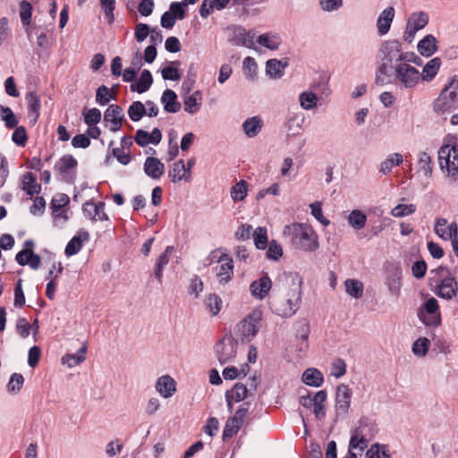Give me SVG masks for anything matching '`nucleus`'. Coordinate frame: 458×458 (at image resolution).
<instances>
[{"label": "nucleus", "mask_w": 458, "mask_h": 458, "mask_svg": "<svg viewBox=\"0 0 458 458\" xmlns=\"http://www.w3.org/2000/svg\"><path fill=\"white\" fill-rule=\"evenodd\" d=\"M153 79L150 72L148 70H143L139 81L131 85V90L143 93L150 88Z\"/></svg>", "instance_id": "nucleus-32"}, {"label": "nucleus", "mask_w": 458, "mask_h": 458, "mask_svg": "<svg viewBox=\"0 0 458 458\" xmlns=\"http://www.w3.org/2000/svg\"><path fill=\"white\" fill-rule=\"evenodd\" d=\"M112 156L122 165H128L131 161L130 150L125 151L124 145L112 149Z\"/></svg>", "instance_id": "nucleus-61"}, {"label": "nucleus", "mask_w": 458, "mask_h": 458, "mask_svg": "<svg viewBox=\"0 0 458 458\" xmlns=\"http://www.w3.org/2000/svg\"><path fill=\"white\" fill-rule=\"evenodd\" d=\"M283 256V249L276 241L273 240L268 245L267 250V258L272 260H278Z\"/></svg>", "instance_id": "nucleus-62"}, {"label": "nucleus", "mask_w": 458, "mask_h": 458, "mask_svg": "<svg viewBox=\"0 0 458 458\" xmlns=\"http://www.w3.org/2000/svg\"><path fill=\"white\" fill-rule=\"evenodd\" d=\"M344 286L346 293L355 299L360 298L363 294V284L357 279H347Z\"/></svg>", "instance_id": "nucleus-42"}, {"label": "nucleus", "mask_w": 458, "mask_h": 458, "mask_svg": "<svg viewBox=\"0 0 458 458\" xmlns=\"http://www.w3.org/2000/svg\"><path fill=\"white\" fill-rule=\"evenodd\" d=\"M272 288V281L268 276H263L253 281L250 285V291L253 297L263 300Z\"/></svg>", "instance_id": "nucleus-16"}, {"label": "nucleus", "mask_w": 458, "mask_h": 458, "mask_svg": "<svg viewBox=\"0 0 458 458\" xmlns=\"http://www.w3.org/2000/svg\"><path fill=\"white\" fill-rule=\"evenodd\" d=\"M40 185L36 182V176L30 173H26L22 177V190L27 192L28 195H34L40 191Z\"/></svg>", "instance_id": "nucleus-36"}, {"label": "nucleus", "mask_w": 458, "mask_h": 458, "mask_svg": "<svg viewBox=\"0 0 458 458\" xmlns=\"http://www.w3.org/2000/svg\"><path fill=\"white\" fill-rule=\"evenodd\" d=\"M168 176L172 182H176L182 180L190 181V175L187 173L184 161L180 159L174 163L172 169L168 172Z\"/></svg>", "instance_id": "nucleus-25"}, {"label": "nucleus", "mask_w": 458, "mask_h": 458, "mask_svg": "<svg viewBox=\"0 0 458 458\" xmlns=\"http://www.w3.org/2000/svg\"><path fill=\"white\" fill-rule=\"evenodd\" d=\"M254 243L257 249L265 250L267 246V230L264 227H258L253 233Z\"/></svg>", "instance_id": "nucleus-53"}, {"label": "nucleus", "mask_w": 458, "mask_h": 458, "mask_svg": "<svg viewBox=\"0 0 458 458\" xmlns=\"http://www.w3.org/2000/svg\"><path fill=\"white\" fill-rule=\"evenodd\" d=\"M327 398L326 390L318 391L313 396V413L317 420H323L327 414L325 403Z\"/></svg>", "instance_id": "nucleus-24"}, {"label": "nucleus", "mask_w": 458, "mask_h": 458, "mask_svg": "<svg viewBox=\"0 0 458 458\" xmlns=\"http://www.w3.org/2000/svg\"><path fill=\"white\" fill-rule=\"evenodd\" d=\"M299 101L304 110H310L317 106L318 97L312 91H304L300 95Z\"/></svg>", "instance_id": "nucleus-47"}, {"label": "nucleus", "mask_w": 458, "mask_h": 458, "mask_svg": "<svg viewBox=\"0 0 458 458\" xmlns=\"http://www.w3.org/2000/svg\"><path fill=\"white\" fill-rule=\"evenodd\" d=\"M403 161V156L399 153H394L387 157L380 165V172L387 174L392 171L394 166L400 165Z\"/></svg>", "instance_id": "nucleus-41"}, {"label": "nucleus", "mask_w": 458, "mask_h": 458, "mask_svg": "<svg viewBox=\"0 0 458 458\" xmlns=\"http://www.w3.org/2000/svg\"><path fill=\"white\" fill-rule=\"evenodd\" d=\"M380 65L377 69V81L384 83L383 76L390 74L396 64L412 61V53L403 52L401 43L396 39L383 42L378 50Z\"/></svg>", "instance_id": "nucleus-2"}, {"label": "nucleus", "mask_w": 458, "mask_h": 458, "mask_svg": "<svg viewBox=\"0 0 458 458\" xmlns=\"http://www.w3.org/2000/svg\"><path fill=\"white\" fill-rule=\"evenodd\" d=\"M394 18V9L392 6L386 7L384 9L377 20V29L379 35H386L393 22Z\"/></svg>", "instance_id": "nucleus-20"}, {"label": "nucleus", "mask_w": 458, "mask_h": 458, "mask_svg": "<svg viewBox=\"0 0 458 458\" xmlns=\"http://www.w3.org/2000/svg\"><path fill=\"white\" fill-rule=\"evenodd\" d=\"M146 113L145 106L140 101L133 102L128 109V115L134 122L140 120Z\"/></svg>", "instance_id": "nucleus-51"}, {"label": "nucleus", "mask_w": 458, "mask_h": 458, "mask_svg": "<svg viewBox=\"0 0 458 458\" xmlns=\"http://www.w3.org/2000/svg\"><path fill=\"white\" fill-rule=\"evenodd\" d=\"M458 293V283L453 276H446L443 278L440 284L437 285V290L435 293L443 299L452 300L457 295Z\"/></svg>", "instance_id": "nucleus-15"}, {"label": "nucleus", "mask_w": 458, "mask_h": 458, "mask_svg": "<svg viewBox=\"0 0 458 458\" xmlns=\"http://www.w3.org/2000/svg\"><path fill=\"white\" fill-rule=\"evenodd\" d=\"M365 426L360 425L352 432L349 443V453L358 450L360 453L363 452L368 446V439L364 434Z\"/></svg>", "instance_id": "nucleus-19"}, {"label": "nucleus", "mask_w": 458, "mask_h": 458, "mask_svg": "<svg viewBox=\"0 0 458 458\" xmlns=\"http://www.w3.org/2000/svg\"><path fill=\"white\" fill-rule=\"evenodd\" d=\"M26 100L29 107V117L32 122L36 123L39 116L40 100L38 96L30 91L26 96Z\"/></svg>", "instance_id": "nucleus-31"}, {"label": "nucleus", "mask_w": 458, "mask_h": 458, "mask_svg": "<svg viewBox=\"0 0 458 458\" xmlns=\"http://www.w3.org/2000/svg\"><path fill=\"white\" fill-rule=\"evenodd\" d=\"M302 281L297 273L284 272L276 279L268 305L272 312L284 318L293 317L301 307Z\"/></svg>", "instance_id": "nucleus-1"}, {"label": "nucleus", "mask_w": 458, "mask_h": 458, "mask_svg": "<svg viewBox=\"0 0 458 458\" xmlns=\"http://www.w3.org/2000/svg\"><path fill=\"white\" fill-rule=\"evenodd\" d=\"M86 351H87V347L84 344L82 347H81L79 349V351L76 353L64 355L62 358L63 364L67 365L69 368H72L74 366L79 365L81 362L85 360Z\"/></svg>", "instance_id": "nucleus-38"}, {"label": "nucleus", "mask_w": 458, "mask_h": 458, "mask_svg": "<svg viewBox=\"0 0 458 458\" xmlns=\"http://www.w3.org/2000/svg\"><path fill=\"white\" fill-rule=\"evenodd\" d=\"M217 262L219 265L216 267V276L219 284L225 285L233 276V261L227 254H222Z\"/></svg>", "instance_id": "nucleus-11"}, {"label": "nucleus", "mask_w": 458, "mask_h": 458, "mask_svg": "<svg viewBox=\"0 0 458 458\" xmlns=\"http://www.w3.org/2000/svg\"><path fill=\"white\" fill-rule=\"evenodd\" d=\"M258 43L270 50H276L281 44V40L276 35L262 34L258 38Z\"/></svg>", "instance_id": "nucleus-48"}, {"label": "nucleus", "mask_w": 458, "mask_h": 458, "mask_svg": "<svg viewBox=\"0 0 458 458\" xmlns=\"http://www.w3.org/2000/svg\"><path fill=\"white\" fill-rule=\"evenodd\" d=\"M161 101L164 104V109L168 113H176L181 108V104L177 101V96L172 89L164 91Z\"/></svg>", "instance_id": "nucleus-26"}, {"label": "nucleus", "mask_w": 458, "mask_h": 458, "mask_svg": "<svg viewBox=\"0 0 458 458\" xmlns=\"http://www.w3.org/2000/svg\"><path fill=\"white\" fill-rule=\"evenodd\" d=\"M441 65V60L438 57H435L429 60L422 69L420 72V78L424 81H431L437 74Z\"/></svg>", "instance_id": "nucleus-27"}, {"label": "nucleus", "mask_w": 458, "mask_h": 458, "mask_svg": "<svg viewBox=\"0 0 458 458\" xmlns=\"http://www.w3.org/2000/svg\"><path fill=\"white\" fill-rule=\"evenodd\" d=\"M409 63L403 62L396 64L393 72L390 74H386V77L393 79L396 84L401 85L404 89L415 88L420 82V72Z\"/></svg>", "instance_id": "nucleus-6"}, {"label": "nucleus", "mask_w": 458, "mask_h": 458, "mask_svg": "<svg viewBox=\"0 0 458 458\" xmlns=\"http://www.w3.org/2000/svg\"><path fill=\"white\" fill-rule=\"evenodd\" d=\"M439 166L445 173L447 183L458 185V148L457 145H442L438 150Z\"/></svg>", "instance_id": "nucleus-4"}, {"label": "nucleus", "mask_w": 458, "mask_h": 458, "mask_svg": "<svg viewBox=\"0 0 458 458\" xmlns=\"http://www.w3.org/2000/svg\"><path fill=\"white\" fill-rule=\"evenodd\" d=\"M123 111L117 105H110L104 114V121L111 131H116L120 129L123 120Z\"/></svg>", "instance_id": "nucleus-14"}, {"label": "nucleus", "mask_w": 458, "mask_h": 458, "mask_svg": "<svg viewBox=\"0 0 458 458\" xmlns=\"http://www.w3.org/2000/svg\"><path fill=\"white\" fill-rule=\"evenodd\" d=\"M89 239V233L86 231H81L78 235L73 236L67 243L64 253L66 256L71 257L77 254L82 248L83 242Z\"/></svg>", "instance_id": "nucleus-23"}, {"label": "nucleus", "mask_w": 458, "mask_h": 458, "mask_svg": "<svg viewBox=\"0 0 458 458\" xmlns=\"http://www.w3.org/2000/svg\"><path fill=\"white\" fill-rule=\"evenodd\" d=\"M23 383H24L23 376L19 373H13L11 376L10 380L7 384L8 392L14 393V394L18 393L21 389Z\"/></svg>", "instance_id": "nucleus-58"}, {"label": "nucleus", "mask_w": 458, "mask_h": 458, "mask_svg": "<svg viewBox=\"0 0 458 458\" xmlns=\"http://www.w3.org/2000/svg\"><path fill=\"white\" fill-rule=\"evenodd\" d=\"M248 182L245 180L239 181L234 184L230 191L232 199L236 201H242L248 195Z\"/></svg>", "instance_id": "nucleus-39"}, {"label": "nucleus", "mask_w": 458, "mask_h": 458, "mask_svg": "<svg viewBox=\"0 0 458 458\" xmlns=\"http://www.w3.org/2000/svg\"><path fill=\"white\" fill-rule=\"evenodd\" d=\"M254 35L250 31H246L243 28H238L235 31L234 44L246 47H251L254 44Z\"/></svg>", "instance_id": "nucleus-40"}, {"label": "nucleus", "mask_w": 458, "mask_h": 458, "mask_svg": "<svg viewBox=\"0 0 458 458\" xmlns=\"http://www.w3.org/2000/svg\"><path fill=\"white\" fill-rule=\"evenodd\" d=\"M428 22V15L425 12L412 13L406 24L404 34L406 38H413L416 32L422 30Z\"/></svg>", "instance_id": "nucleus-12"}, {"label": "nucleus", "mask_w": 458, "mask_h": 458, "mask_svg": "<svg viewBox=\"0 0 458 458\" xmlns=\"http://www.w3.org/2000/svg\"><path fill=\"white\" fill-rule=\"evenodd\" d=\"M101 120V112L97 108L89 109L84 114V121L88 125H97Z\"/></svg>", "instance_id": "nucleus-64"}, {"label": "nucleus", "mask_w": 458, "mask_h": 458, "mask_svg": "<svg viewBox=\"0 0 458 458\" xmlns=\"http://www.w3.org/2000/svg\"><path fill=\"white\" fill-rule=\"evenodd\" d=\"M0 117L8 128H13L18 123V120L10 107L0 106Z\"/></svg>", "instance_id": "nucleus-55"}, {"label": "nucleus", "mask_w": 458, "mask_h": 458, "mask_svg": "<svg viewBox=\"0 0 458 458\" xmlns=\"http://www.w3.org/2000/svg\"><path fill=\"white\" fill-rule=\"evenodd\" d=\"M416 211L414 204H399L391 210V215L394 217H403L413 214Z\"/></svg>", "instance_id": "nucleus-56"}, {"label": "nucleus", "mask_w": 458, "mask_h": 458, "mask_svg": "<svg viewBox=\"0 0 458 458\" xmlns=\"http://www.w3.org/2000/svg\"><path fill=\"white\" fill-rule=\"evenodd\" d=\"M284 235L290 239L293 246L305 252L315 251L319 244L313 228L302 223H293L284 227Z\"/></svg>", "instance_id": "nucleus-3"}, {"label": "nucleus", "mask_w": 458, "mask_h": 458, "mask_svg": "<svg viewBox=\"0 0 458 458\" xmlns=\"http://www.w3.org/2000/svg\"><path fill=\"white\" fill-rule=\"evenodd\" d=\"M387 285L392 294L395 296L399 295L402 286V271L400 268H396L387 278Z\"/></svg>", "instance_id": "nucleus-44"}, {"label": "nucleus", "mask_w": 458, "mask_h": 458, "mask_svg": "<svg viewBox=\"0 0 458 458\" xmlns=\"http://www.w3.org/2000/svg\"><path fill=\"white\" fill-rule=\"evenodd\" d=\"M32 15V5L27 1H21L20 4V17L23 25L30 24Z\"/></svg>", "instance_id": "nucleus-57"}, {"label": "nucleus", "mask_w": 458, "mask_h": 458, "mask_svg": "<svg viewBox=\"0 0 458 458\" xmlns=\"http://www.w3.org/2000/svg\"><path fill=\"white\" fill-rule=\"evenodd\" d=\"M418 50L420 55L430 56L437 51V39L432 35H428L418 43Z\"/></svg>", "instance_id": "nucleus-33"}, {"label": "nucleus", "mask_w": 458, "mask_h": 458, "mask_svg": "<svg viewBox=\"0 0 458 458\" xmlns=\"http://www.w3.org/2000/svg\"><path fill=\"white\" fill-rule=\"evenodd\" d=\"M304 123V115L301 113L293 114L287 122L288 129L293 133H298L302 123Z\"/></svg>", "instance_id": "nucleus-60"}, {"label": "nucleus", "mask_w": 458, "mask_h": 458, "mask_svg": "<svg viewBox=\"0 0 458 458\" xmlns=\"http://www.w3.org/2000/svg\"><path fill=\"white\" fill-rule=\"evenodd\" d=\"M162 140V133L155 128L151 133L144 130H138L135 135L136 143H159Z\"/></svg>", "instance_id": "nucleus-30"}, {"label": "nucleus", "mask_w": 458, "mask_h": 458, "mask_svg": "<svg viewBox=\"0 0 458 458\" xmlns=\"http://www.w3.org/2000/svg\"><path fill=\"white\" fill-rule=\"evenodd\" d=\"M435 233L443 240H451L458 235V225L455 222L447 225L445 218H438L435 224Z\"/></svg>", "instance_id": "nucleus-17"}, {"label": "nucleus", "mask_w": 458, "mask_h": 458, "mask_svg": "<svg viewBox=\"0 0 458 458\" xmlns=\"http://www.w3.org/2000/svg\"><path fill=\"white\" fill-rule=\"evenodd\" d=\"M156 389L164 398L171 397L176 391L174 379L168 376L160 377L156 382Z\"/></svg>", "instance_id": "nucleus-22"}, {"label": "nucleus", "mask_w": 458, "mask_h": 458, "mask_svg": "<svg viewBox=\"0 0 458 458\" xmlns=\"http://www.w3.org/2000/svg\"><path fill=\"white\" fill-rule=\"evenodd\" d=\"M60 173H68L77 166V161L72 155H64L55 165Z\"/></svg>", "instance_id": "nucleus-54"}, {"label": "nucleus", "mask_w": 458, "mask_h": 458, "mask_svg": "<svg viewBox=\"0 0 458 458\" xmlns=\"http://www.w3.org/2000/svg\"><path fill=\"white\" fill-rule=\"evenodd\" d=\"M260 320L261 312L259 310L252 311L242 319L235 327V340L242 343L250 342L259 332Z\"/></svg>", "instance_id": "nucleus-7"}, {"label": "nucleus", "mask_w": 458, "mask_h": 458, "mask_svg": "<svg viewBox=\"0 0 458 458\" xmlns=\"http://www.w3.org/2000/svg\"><path fill=\"white\" fill-rule=\"evenodd\" d=\"M419 172L425 177L429 178L432 175L433 167L430 156L426 152H421L419 155Z\"/></svg>", "instance_id": "nucleus-43"}, {"label": "nucleus", "mask_w": 458, "mask_h": 458, "mask_svg": "<svg viewBox=\"0 0 458 458\" xmlns=\"http://www.w3.org/2000/svg\"><path fill=\"white\" fill-rule=\"evenodd\" d=\"M430 341L426 337L418 338L412 344V352L416 356L423 357L427 354Z\"/></svg>", "instance_id": "nucleus-52"}, {"label": "nucleus", "mask_w": 458, "mask_h": 458, "mask_svg": "<svg viewBox=\"0 0 458 458\" xmlns=\"http://www.w3.org/2000/svg\"><path fill=\"white\" fill-rule=\"evenodd\" d=\"M16 332L21 338H27L31 330V326L25 318H19L16 322Z\"/></svg>", "instance_id": "nucleus-63"}, {"label": "nucleus", "mask_w": 458, "mask_h": 458, "mask_svg": "<svg viewBox=\"0 0 458 458\" xmlns=\"http://www.w3.org/2000/svg\"><path fill=\"white\" fill-rule=\"evenodd\" d=\"M287 63L277 59H269L266 64V72L272 78H281L284 74Z\"/></svg>", "instance_id": "nucleus-35"}, {"label": "nucleus", "mask_w": 458, "mask_h": 458, "mask_svg": "<svg viewBox=\"0 0 458 458\" xmlns=\"http://www.w3.org/2000/svg\"><path fill=\"white\" fill-rule=\"evenodd\" d=\"M144 172L152 179H159L165 172V165L158 158L148 157L144 163Z\"/></svg>", "instance_id": "nucleus-21"}, {"label": "nucleus", "mask_w": 458, "mask_h": 458, "mask_svg": "<svg viewBox=\"0 0 458 458\" xmlns=\"http://www.w3.org/2000/svg\"><path fill=\"white\" fill-rule=\"evenodd\" d=\"M302 382L308 386L318 387L324 382L323 374L317 369H307L301 377Z\"/></svg>", "instance_id": "nucleus-28"}, {"label": "nucleus", "mask_w": 458, "mask_h": 458, "mask_svg": "<svg viewBox=\"0 0 458 458\" xmlns=\"http://www.w3.org/2000/svg\"><path fill=\"white\" fill-rule=\"evenodd\" d=\"M105 206L103 201L95 203L92 200H88L83 204L82 211L84 216L92 221H107L109 217L104 210Z\"/></svg>", "instance_id": "nucleus-13"}, {"label": "nucleus", "mask_w": 458, "mask_h": 458, "mask_svg": "<svg viewBox=\"0 0 458 458\" xmlns=\"http://www.w3.org/2000/svg\"><path fill=\"white\" fill-rule=\"evenodd\" d=\"M174 251V247L167 246L163 253L160 254L158 257L155 269H154V276L158 280L159 283L162 282L163 277V268L165 266H166L169 262L170 256L172 252Z\"/></svg>", "instance_id": "nucleus-29"}, {"label": "nucleus", "mask_w": 458, "mask_h": 458, "mask_svg": "<svg viewBox=\"0 0 458 458\" xmlns=\"http://www.w3.org/2000/svg\"><path fill=\"white\" fill-rule=\"evenodd\" d=\"M243 71L247 78L254 80L257 75L258 65L255 60L248 56L243 60Z\"/></svg>", "instance_id": "nucleus-59"}, {"label": "nucleus", "mask_w": 458, "mask_h": 458, "mask_svg": "<svg viewBox=\"0 0 458 458\" xmlns=\"http://www.w3.org/2000/svg\"><path fill=\"white\" fill-rule=\"evenodd\" d=\"M115 98V94L105 85L98 88L96 92V102L100 106L106 105L111 99Z\"/></svg>", "instance_id": "nucleus-49"}, {"label": "nucleus", "mask_w": 458, "mask_h": 458, "mask_svg": "<svg viewBox=\"0 0 458 458\" xmlns=\"http://www.w3.org/2000/svg\"><path fill=\"white\" fill-rule=\"evenodd\" d=\"M262 125V120L259 116H253L243 122L242 129L247 136L254 137L259 132Z\"/></svg>", "instance_id": "nucleus-34"}, {"label": "nucleus", "mask_w": 458, "mask_h": 458, "mask_svg": "<svg viewBox=\"0 0 458 458\" xmlns=\"http://www.w3.org/2000/svg\"><path fill=\"white\" fill-rule=\"evenodd\" d=\"M248 388L242 383H236L231 390H227L225 394H229V397L239 403L247 397Z\"/></svg>", "instance_id": "nucleus-46"}, {"label": "nucleus", "mask_w": 458, "mask_h": 458, "mask_svg": "<svg viewBox=\"0 0 458 458\" xmlns=\"http://www.w3.org/2000/svg\"><path fill=\"white\" fill-rule=\"evenodd\" d=\"M418 317L426 326H439L441 324V316L437 299L434 297L428 299L423 307L419 310Z\"/></svg>", "instance_id": "nucleus-9"}, {"label": "nucleus", "mask_w": 458, "mask_h": 458, "mask_svg": "<svg viewBox=\"0 0 458 458\" xmlns=\"http://www.w3.org/2000/svg\"><path fill=\"white\" fill-rule=\"evenodd\" d=\"M348 224L355 230L364 228L367 222V216L359 209L351 211L347 217Z\"/></svg>", "instance_id": "nucleus-37"}, {"label": "nucleus", "mask_w": 458, "mask_h": 458, "mask_svg": "<svg viewBox=\"0 0 458 458\" xmlns=\"http://www.w3.org/2000/svg\"><path fill=\"white\" fill-rule=\"evenodd\" d=\"M352 390L348 386L341 384L337 386L335 392V411L337 416H346L352 399Z\"/></svg>", "instance_id": "nucleus-10"}, {"label": "nucleus", "mask_w": 458, "mask_h": 458, "mask_svg": "<svg viewBox=\"0 0 458 458\" xmlns=\"http://www.w3.org/2000/svg\"><path fill=\"white\" fill-rule=\"evenodd\" d=\"M458 102V75H454L433 102V110L437 114L450 112Z\"/></svg>", "instance_id": "nucleus-5"}, {"label": "nucleus", "mask_w": 458, "mask_h": 458, "mask_svg": "<svg viewBox=\"0 0 458 458\" xmlns=\"http://www.w3.org/2000/svg\"><path fill=\"white\" fill-rule=\"evenodd\" d=\"M15 260L20 266L28 265L33 270H37L41 264L40 256L32 250H21L16 254Z\"/></svg>", "instance_id": "nucleus-18"}, {"label": "nucleus", "mask_w": 458, "mask_h": 458, "mask_svg": "<svg viewBox=\"0 0 458 458\" xmlns=\"http://www.w3.org/2000/svg\"><path fill=\"white\" fill-rule=\"evenodd\" d=\"M204 304L206 309L208 310L209 313L212 316H216L221 310L223 301L218 295L210 293L205 299Z\"/></svg>", "instance_id": "nucleus-45"}, {"label": "nucleus", "mask_w": 458, "mask_h": 458, "mask_svg": "<svg viewBox=\"0 0 458 458\" xmlns=\"http://www.w3.org/2000/svg\"><path fill=\"white\" fill-rule=\"evenodd\" d=\"M366 458H391L387 453L386 446L379 444H373L366 452Z\"/></svg>", "instance_id": "nucleus-50"}, {"label": "nucleus", "mask_w": 458, "mask_h": 458, "mask_svg": "<svg viewBox=\"0 0 458 458\" xmlns=\"http://www.w3.org/2000/svg\"><path fill=\"white\" fill-rule=\"evenodd\" d=\"M238 342L232 335H225L215 346L217 360L221 365L233 361L237 353Z\"/></svg>", "instance_id": "nucleus-8"}]
</instances>
